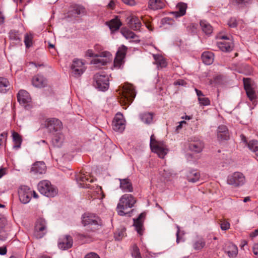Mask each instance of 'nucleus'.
<instances>
[{
	"mask_svg": "<svg viewBox=\"0 0 258 258\" xmlns=\"http://www.w3.org/2000/svg\"><path fill=\"white\" fill-rule=\"evenodd\" d=\"M117 90L119 102L122 106L128 105L132 103L136 97V93L134 86L128 83H125Z\"/></svg>",
	"mask_w": 258,
	"mask_h": 258,
	"instance_id": "1",
	"label": "nucleus"
},
{
	"mask_svg": "<svg viewBox=\"0 0 258 258\" xmlns=\"http://www.w3.org/2000/svg\"><path fill=\"white\" fill-rule=\"evenodd\" d=\"M137 201L136 198L131 194H124L120 198L119 203L116 207V211L118 214L121 216H124L127 214L126 211L128 208H132L134 206Z\"/></svg>",
	"mask_w": 258,
	"mask_h": 258,
	"instance_id": "2",
	"label": "nucleus"
},
{
	"mask_svg": "<svg viewBox=\"0 0 258 258\" xmlns=\"http://www.w3.org/2000/svg\"><path fill=\"white\" fill-rule=\"evenodd\" d=\"M86 55L89 57L94 56V58L91 61V63L96 64L98 67L106 65L107 63L110 60V53L108 51H104L94 55L92 50L88 49Z\"/></svg>",
	"mask_w": 258,
	"mask_h": 258,
	"instance_id": "3",
	"label": "nucleus"
},
{
	"mask_svg": "<svg viewBox=\"0 0 258 258\" xmlns=\"http://www.w3.org/2000/svg\"><path fill=\"white\" fill-rule=\"evenodd\" d=\"M82 222L84 226H88L92 231L98 229L102 225L100 218L91 213L84 214L82 216Z\"/></svg>",
	"mask_w": 258,
	"mask_h": 258,
	"instance_id": "4",
	"label": "nucleus"
},
{
	"mask_svg": "<svg viewBox=\"0 0 258 258\" xmlns=\"http://www.w3.org/2000/svg\"><path fill=\"white\" fill-rule=\"evenodd\" d=\"M39 192L47 197H53L57 194V189L48 180H42L38 184Z\"/></svg>",
	"mask_w": 258,
	"mask_h": 258,
	"instance_id": "5",
	"label": "nucleus"
},
{
	"mask_svg": "<svg viewBox=\"0 0 258 258\" xmlns=\"http://www.w3.org/2000/svg\"><path fill=\"white\" fill-rule=\"evenodd\" d=\"M150 147L152 151L156 153L160 158H163L167 154V149L164 143L156 141L154 135L150 137Z\"/></svg>",
	"mask_w": 258,
	"mask_h": 258,
	"instance_id": "6",
	"label": "nucleus"
},
{
	"mask_svg": "<svg viewBox=\"0 0 258 258\" xmlns=\"http://www.w3.org/2000/svg\"><path fill=\"white\" fill-rule=\"evenodd\" d=\"M94 86L101 91H106L109 85L108 76L104 74L97 73L94 77Z\"/></svg>",
	"mask_w": 258,
	"mask_h": 258,
	"instance_id": "7",
	"label": "nucleus"
},
{
	"mask_svg": "<svg viewBox=\"0 0 258 258\" xmlns=\"http://www.w3.org/2000/svg\"><path fill=\"white\" fill-rule=\"evenodd\" d=\"M47 232V223L43 218H39L36 222L33 236L36 239H40L44 237Z\"/></svg>",
	"mask_w": 258,
	"mask_h": 258,
	"instance_id": "8",
	"label": "nucleus"
},
{
	"mask_svg": "<svg viewBox=\"0 0 258 258\" xmlns=\"http://www.w3.org/2000/svg\"><path fill=\"white\" fill-rule=\"evenodd\" d=\"M76 180L79 186L83 188H90V184L87 182H93L94 178L91 177L89 173L81 170L76 175Z\"/></svg>",
	"mask_w": 258,
	"mask_h": 258,
	"instance_id": "9",
	"label": "nucleus"
},
{
	"mask_svg": "<svg viewBox=\"0 0 258 258\" xmlns=\"http://www.w3.org/2000/svg\"><path fill=\"white\" fill-rule=\"evenodd\" d=\"M245 182L244 175L239 172H235L228 176L227 183L234 187H239L243 185Z\"/></svg>",
	"mask_w": 258,
	"mask_h": 258,
	"instance_id": "10",
	"label": "nucleus"
},
{
	"mask_svg": "<svg viewBox=\"0 0 258 258\" xmlns=\"http://www.w3.org/2000/svg\"><path fill=\"white\" fill-rule=\"evenodd\" d=\"M17 100L19 103L26 109L29 110L32 107L31 98L28 92L21 90L17 94Z\"/></svg>",
	"mask_w": 258,
	"mask_h": 258,
	"instance_id": "11",
	"label": "nucleus"
},
{
	"mask_svg": "<svg viewBox=\"0 0 258 258\" xmlns=\"http://www.w3.org/2000/svg\"><path fill=\"white\" fill-rule=\"evenodd\" d=\"M85 70L84 63L82 60L75 59L71 66V74L73 76L78 78L82 75Z\"/></svg>",
	"mask_w": 258,
	"mask_h": 258,
	"instance_id": "12",
	"label": "nucleus"
},
{
	"mask_svg": "<svg viewBox=\"0 0 258 258\" xmlns=\"http://www.w3.org/2000/svg\"><path fill=\"white\" fill-rule=\"evenodd\" d=\"M19 200L23 204L28 203L32 197V191L27 186H21L18 190Z\"/></svg>",
	"mask_w": 258,
	"mask_h": 258,
	"instance_id": "13",
	"label": "nucleus"
},
{
	"mask_svg": "<svg viewBox=\"0 0 258 258\" xmlns=\"http://www.w3.org/2000/svg\"><path fill=\"white\" fill-rule=\"evenodd\" d=\"M44 125L49 132L54 133L59 131L61 128L62 124L59 120L53 118L46 119Z\"/></svg>",
	"mask_w": 258,
	"mask_h": 258,
	"instance_id": "14",
	"label": "nucleus"
},
{
	"mask_svg": "<svg viewBox=\"0 0 258 258\" xmlns=\"http://www.w3.org/2000/svg\"><path fill=\"white\" fill-rule=\"evenodd\" d=\"M87 11L84 6L80 4H73L70 6L68 15V17H73L77 15H85Z\"/></svg>",
	"mask_w": 258,
	"mask_h": 258,
	"instance_id": "15",
	"label": "nucleus"
},
{
	"mask_svg": "<svg viewBox=\"0 0 258 258\" xmlns=\"http://www.w3.org/2000/svg\"><path fill=\"white\" fill-rule=\"evenodd\" d=\"M124 119L120 113L116 114L112 121V128L114 131L121 132L125 128Z\"/></svg>",
	"mask_w": 258,
	"mask_h": 258,
	"instance_id": "16",
	"label": "nucleus"
},
{
	"mask_svg": "<svg viewBox=\"0 0 258 258\" xmlns=\"http://www.w3.org/2000/svg\"><path fill=\"white\" fill-rule=\"evenodd\" d=\"M232 37V36L229 37L226 35H218L217 39L222 40L221 41L217 42V45L219 48H233L234 43Z\"/></svg>",
	"mask_w": 258,
	"mask_h": 258,
	"instance_id": "17",
	"label": "nucleus"
},
{
	"mask_svg": "<svg viewBox=\"0 0 258 258\" xmlns=\"http://www.w3.org/2000/svg\"><path fill=\"white\" fill-rule=\"evenodd\" d=\"M73 240L72 237L68 235H63L59 238L58 246L60 249L66 250L72 247Z\"/></svg>",
	"mask_w": 258,
	"mask_h": 258,
	"instance_id": "18",
	"label": "nucleus"
},
{
	"mask_svg": "<svg viewBox=\"0 0 258 258\" xmlns=\"http://www.w3.org/2000/svg\"><path fill=\"white\" fill-rule=\"evenodd\" d=\"M243 80L247 97L250 101H254L257 98V96L255 91L250 85V80L248 78H243Z\"/></svg>",
	"mask_w": 258,
	"mask_h": 258,
	"instance_id": "19",
	"label": "nucleus"
},
{
	"mask_svg": "<svg viewBox=\"0 0 258 258\" xmlns=\"http://www.w3.org/2000/svg\"><path fill=\"white\" fill-rule=\"evenodd\" d=\"M46 169V167L44 162H36L33 164L30 172L34 175H38L45 173Z\"/></svg>",
	"mask_w": 258,
	"mask_h": 258,
	"instance_id": "20",
	"label": "nucleus"
},
{
	"mask_svg": "<svg viewBox=\"0 0 258 258\" xmlns=\"http://www.w3.org/2000/svg\"><path fill=\"white\" fill-rule=\"evenodd\" d=\"M127 19L128 20L127 25L130 28L135 31L140 30L142 23L137 17L131 16Z\"/></svg>",
	"mask_w": 258,
	"mask_h": 258,
	"instance_id": "21",
	"label": "nucleus"
},
{
	"mask_svg": "<svg viewBox=\"0 0 258 258\" xmlns=\"http://www.w3.org/2000/svg\"><path fill=\"white\" fill-rule=\"evenodd\" d=\"M176 8L178 11L171 12V13L173 14L175 18L181 17L186 14L187 8V4L183 2H179L176 5Z\"/></svg>",
	"mask_w": 258,
	"mask_h": 258,
	"instance_id": "22",
	"label": "nucleus"
},
{
	"mask_svg": "<svg viewBox=\"0 0 258 258\" xmlns=\"http://www.w3.org/2000/svg\"><path fill=\"white\" fill-rule=\"evenodd\" d=\"M106 25L108 26L111 33H113L119 29L122 25V23L118 17H116L115 18L106 22Z\"/></svg>",
	"mask_w": 258,
	"mask_h": 258,
	"instance_id": "23",
	"label": "nucleus"
},
{
	"mask_svg": "<svg viewBox=\"0 0 258 258\" xmlns=\"http://www.w3.org/2000/svg\"><path fill=\"white\" fill-rule=\"evenodd\" d=\"M217 138L220 141L228 140L229 135L227 127L224 125H221L217 129Z\"/></svg>",
	"mask_w": 258,
	"mask_h": 258,
	"instance_id": "24",
	"label": "nucleus"
},
{
	"mask_svg": "<svg viewBox=\"0 0 258 258\" xmlns=\"http://www.w3.org/2000/svg\"><path fill=\"white\" fill-rule=\"evenodd\" d=\"M241 140L247 145L249 149L253 153H255V156L258 157V141L256 140H251L249 143H247L246 137L241 135L240 136Z\"/></svg>",
	"mask_w": 258,
	"mask_h": 258,
	"instance_id": "25",
	"label": "nucleus"
},
{
	"mask_svg": "<svg viewBox=\"0 0 258 258\" xmlns=\"http://www.w3.org/2000/svg\"><path fill=\"white\" fill-rule=\"evenodd\" d=\"M21 36V34L18 30H11L9 33L10 40L13 41V43L19 45H22Z\"/></svg>",
	"mask_w": 258,
	"mask_h": 258,
	"instance_id": "26",
	"label": "nucleus"
},
{
	"mask_svg": "<svg viewBox=\"0 0 258 258\" xmlns=\"http://www.w3.org/2000/svg\"><path fill=\"white\" fill-rule=\"evenodd\" d=\"M120 49L117 52L116 56L114 60V67L116 69L120 68L121 66L124 63V58L125 55V52L121 51ZM123 50L124 49H123Z\"/></svg>",
	"mask_w": 258,
	"mask_h": 258,
	"instance_id": "27",
	"label": "nucleus"
},
{
	"mask_svg": "<svg viewBox=\"0 0 258 258\" xmlns=\"http://www.w3.org/2000/svg\"><path fill=\"white\" fill-rule=\"evenodd\" d=\"M120 182V188L124 192H132L133 187L132 183L128 178L118 179Z\"/></svg>",
	"mask_w": 258,
	"mask_h": 258,
	"instance_id": "28",
	"label": "nucleus"
},
{
	"mask_svg": "<svg viewBox=\"0 0 258 258\" xmlns=\"http://www.w3.org/2000/svg\"><path fill=\"white\" fill-rule=\"evenodd\" d=\"M204 147L203 143L200 140L191 141L189 144V149L191 151L199 153L201 152Z\"/></svg>",
	"mask_w": 258,
	"mask_h": 258,
	"instance_id": "29",
	"label": "nucleus"
},
{
	"mask_svg": "<svg viewBox=\"0 0 258 258\" xmlns=\"http://www.w3.org/2000/svg\"><path fill=\"white\" fill-rule=\"evenodd\" d=\"M164 7V3L161 0H149L148 2V8L153 10L162 9Z\"/></svg>",
	"mask_w": 258,
	"mask_h": 258,
	"instance_id": "30",
	"label": "nucleus"
},
{
	"mask_svg": "<svg viewBox=\"0 0 258 258\" xmlns=\"http://www.w3.org/2000/svg\"><path fill=\"white\" fill-rule=\"evenodd\" d=\"M32 84L36 87H43L46 84V79L42 76H35L32 81Z\"/></svg>",
	"mask_w": 258,
	"mask_h": 258,
	"instance_id": "31",
	"label": "nucleus"
},
{
	"mask_svg": "<svg viewBox=\"0 0 258 258\" xmlns=\"http://www.w3.org/2000/svg\"><path fill=\"white\" fill-rule=\"evenodd\" d=\"M155 59V63L157 65L158 68H163L167 66V62L165 58L160 54H153Z\"/></svg>",
	"mask_w": 258,
	"mask_h": 258,
	"instance_id": "32",
	"label": "nucleus"
},
{
	"mask_svg": "<svg viewBox=\"0 0 258 258\" xmlns=\"http://www.w3.org/2000/svg\"><path fill=\"white\" fill-rule=\"evenodd\" d=\"M225 252L230 257H235L238 253V248L235 244L229 243L228 244L227 247L225 249Z\"/></svg>",
	"mask_w": 258,
	"mask_h": 258,
	"instance_id": "33",
	"label": "nucleus"
},
{
	"mask_svg": "<svg viewBox=\"0 0 258 258\" xmlns=\"http://www.w3.org/2000/svg\"><path fill=\"white\" fill-rule=\"evenodd\" d=\"M203 32L207 35H211L213 32V27L206 21L201 20L200 22Z\"/></svg>",
	"mask_w": 258,
	"mask_h": 258,
	"instance_id": "34",
	"label": "nucleus"
},
{
	"mask_svg": "<svg viewBox=\"0 0 258 258\" xmlns=\"http://www.w3.org/2000/svg\"><path fill=\"white\" fill-rule=\"evenodd\" d=\"M64 140L63 135L60 133H56L52 139V144L55 147H60L62 145Z\"/></svg>",
	"mask_w": 258,
	"mask_h": 258,
	"instance_id": "35",
	"label": "nucleus"
},
{
	"mask_svg": "<svg viewBox=\"0 0 258 258\" xmlns=\"http://www.w3.org/2000/svg\"><path fill=\"white\" fill-rule=\"evenodd\" d=\"M202 59L204 63L211 64L214 60V54L211 51H205L202 55Z\"/></svg>",
	"mask_w": 258,
	"mask_h": 258,
	"instance_id": "36",
	"label": "nucleus"
},
{
	"mask_svg": "<svg viewBox=\"0 0 258 258\" xmlns=\"http://www.w3.org/2000/svg\"><path fill=\"white\" fill-rule=\"evenodd\" d=\"M145 217V215L143 213L141 214L139 217L134 220V225L135 226L137 232L140 234H142V227H143V221L142 219Z\"/></svg>",
	"mask_w": 258,
	"mask_h": 258,
	"instance_id": "37",
	"label": "nucleus"
},
{
	"mask_svg": "<svg viewBox=\"0 0 258 258\" xmlns=\"http://www.w3.org/2000/svg\"><path fill=\"white\" fill-rule=\"evenodd\" d=\"M11 85L7 78L0 77V92L5 93L10 89Z\"/></svg>",
	"mask_w": 258,
	"mask_h": 258,
	"instance_id": "38",
	"label": "nucleus"
},
{
	"mask_svg": "<svg viewBox=\"0 0 258 258\" xmlns=\"http://www.w3.org/2000/svg\"><path fill=\"white\" fill-rule=\"evenodd\" d=\"M200 177V174L197 170H192L189 171L187 175V179L188 181L193 183L199 181Z\"/></svg>",
	"mask_w": 258,
	"mask_h": 258,
	"instance_id": "39",
	"label": "nucleus"
},
{
	"mask_svg": "<svg viewBox=\"0 0 258 258\" xmlns=\"http://www.w3.org/2000/svg\"><path fill=\"white\" fill-rule=\"evenodd\" d=\"M33 38V34L31 33H27L25 35L24 42L26 48H29L33 46L34 43Z\"/></svg>",
	"mask_w": 258,
	"mask_h": 258,
	"instance_id": "40",
	"label": "nucleus"
},
{
	"mask_svg": "<svg viewBox=\"0 0 258 258\" xmlns=\"http://www.w3.org/2000/svg\"><path fill=\"white\" fill-rule=\"evenodd\" d=\"M252 0H231L232 5L237 6L240 8H244L252 3Z\"/></svg>",
	"mask_w": 258,
	"mask_h": 258,
	"instance_id": "41",
	"label": "nucleus"
},
{
	"mask_svg": "<svg viewBox=\"0 0 258 258\" xmlns=\"http://www.w3.org/2000/svg\"><path fill=\"white\" fill-rule=\"evenodd\" d=\"M142 121L147 124L151 123L153 121V114L151 113H144L140 115Z\"/></svg>",
	"mask_w": 258,
	"mask_h": 258,
	"instance_id": "42",
	"label": "nucleus"
},
{
	"mask_svg": "<svg viewBox=\"0 0 258 258\" xmlns=\"http://www.w3.org/2000/svg\"><path fill=\"white\" fill-rule=\"evenodd\" d=\"M206 244L205 241L203 238H200L196 240L193 243V247L195 250L202 249Z\"/></svg>",
	"mask_w": 258,
	"mask_h": 258,
	"instance_id": "43",
	"label": "nucleus"
},
{
	"mask_svg": "<svg viewBox=\"0 0 258 258\" xmlns=\"http://www.w3.org/2000/svg\"><path fill=\"white\" fill-rule=\"evenodd\" d=\"M120 32L122 35L126 38H135L137 35L135 33L130 31L126 28H122L120 30Z\"/></svg>",
	"mask_w": 258,
	"mask_h": 258,
	"instance_id": "44",
	"label": "nucleus"
},
{
	"mask_svg": "<svg viewBox=\"0 0 258 258\" xmlns=\"http://www.w3.org/2000/svg\"><path fill=\"white\" fill-rule=\"evenodd\" d=\"M13 140L15 142V145L14 146V148L18 149L20 148L21 143H22V139L19 134L16 132H14L13 134Z\"/></svg>",
	"mask_w": 258,
	"mask_h": 258,
	"instance_id": "45",
	"label": "nucleus"
},
{
	"mask_svg": "<svg viewBox=\"0 0 258 258\" xmlns=\"http://www.w3.org/2000/svg\"><path fill=\"white\" fill-rule=\"evenodd\" d=\"M95 199H103L105 197V194L101 186H97L93 194Z\"/></svg>",
	"mask_w": 258,
	"mask_h": 258,
	"instance_id": "46",
	"label": "nucleus"
},
{
	"mask_svg": "<svg viewBox=\"0 0 258 258\" xmlns=\"http://www.w3.org/2000/svg\"><path fill=\"white\" fill-rule=\"evenodd\" d=\"M132 255L134 258H142L140 252L139 248L137 245H134L133 246Z\"/></svg>",
	"mask_w": 258,
	"mask_h": 258,
	"instance_id": "47",
	"label": "nucleus"
},
{
	"mask_svg": "<svg viewBox=\"0 0 258 258\" xmlns=\"http://www.w3.org/2000/svg\"><path fill=\"white\" fill-rule=\"evenodd\" d=\"M227 25L230 28H236L238 25L237 19L235 17H231L227 23Z\"/></svg>",
	"mask_w": 258,
	"mask_h": 258,
	"instance_id": "48",
	"label": "nucleus"
},
{
	"mask_svg": "<svg viewBox=\"0 0 258 258\" xmlns=\"http://www.w3.org/2000/svg\"><path fill=\"white\" fill-rule=\"evenodd\" d=\"M5 224L4 220L0 218V240H3L5 238V232L4 230Z\"/></svg>",
	"mask_w": 258,
	"mask_h": 258,
	"instance_id": "49",
	"label": "nucleus"
},
{
	"mask_svg": "<svg viewBox=\"0 0 258 258\" xmlns=\"http://www.w3.org/2000/svg\"><path fill=\"white\" fill-rule=\"evenodd\" d=\"M174 22L173 19L169 17H165L161 19V24L163 25L165 24L172 25Z\"/></svg>",
	"mask_w": 258,
	"mask_h": 258,
	"instance_id": "50",
	"label": "nucleus"
},
{
	"mask_svg": "<svg viewBox=\"0 0 258 258\" xmlns=\"http://www.w3.org/2000/svg\"><path fill=\"white\" fill-rule=\"evenodd\" d=\"M220 227L222 230H226L229 228L230 224L227 221L225 220H220Z\"/></svg>",
	"mask_w": 258,
	"mask_h": 258,
	"instance_id": "51",
	"label": "nucleus"
},
{
	"mask_svg": "<svg viewBox=\"0 0 258 258\" xmlns=\"http://www.w3.org/2000/svg\"><path fill=\"white\" fill-rule=\"evenodd\" d=\"M198 100L200 103L203 105H208L210 103L209 99L207 97H205L204 96L202 97L201 98H199Z\"/></svg>",
	"mask_w": 258,
	"mask_h": 258,
	"instance_id": "52",
	"label": "nucleus"
},
{
	"mask_svg": "<svg viewBox=\"0 0 258 258\" xmlns=\"http://www.w3.org/2000/svg\"><path fill=\"white\" fill-rule=\"evenodd\" d=\"M125 231L122 229L119 231L118 233H115V238L117 240H120L122 238L125 236Z\"/></svg>",
	"mask_w": 258,
	"mask_h": 258,
	"instance_id": "53",
	"label": "nucleus"
},
{
	"mask_svg": "<svg viewBox=\"0 0 258 258\" xmlns=\"http://www.w3.org/2000/svg\"><path fill=\"white\" fill-rule=\"evenodd\" d=\"M116 3V0H110L109 3L106 6L107 9L110 10H114L115 9Z\"/></svg>",
	"mask_w": 258,
	"mask_h": 258,
	"instance_id": "54",
	"label": "nucleus"
},
{
	"mask_svg": "<svg viewBox=\"0 0 258 258\" xmlns=\"http://www.w3.org/2000/svg\"><path fill=\"white\" fill-rule=\"evenodd\" d=\"M121 2L126 5L129 6H135L136 5L137 3L135 0H121Z\"/></svg>",
	"mask_w": 258,
	"mask_h": 258,
	"instance_id": "55",
	"label": "nucleus"
},
{
	"mask_svg": "<svg viewBox=\"0 0 258 258\" xmlns=\"http://www.w3.org/2000/svg\"><path fill=\"white\" fill-rule=\"evenodd\" d=\"M85 258H100V257L94 252H90L86 254Z\"/></svg>",
	"mask_w": 258,
	"mask_h": 258,
	"instance_id": "56",
	"label": "nucleus"
},
{
	"mask_svg": "<svg viewBox=\"0 0 258 258\" xmlns=\"http://www.w3.org/2000/svg\"><path fill=\"white\" fill-rule=\"evenodd\" d=\"M162 175L165 178H168L170 177L171 175V173L166 171L165 169H164L163 172L162 173Z\"/></svg>",
	"mask_w": 258,
	"mask_h": 258,
	"instance_id": "57",
	"label": "nucleus"
},
{
	"mask_svg": "<svg viewBox=\"0 0 258 258\" xmlns=\"http://www.w3.org/2000/svg\"><path fill=\"white\" fill-rule=\"evenodd\" d=\"M145 25L147 28L150 31H153L154 30V27L151 24L150 22H145Z\"/></svg>",
	"mask_w": 258,
	"mask_h": 258,
	"instance_id": "58",
	"label": "nucleus"
},
{
	"mask_svg": "<svg viewBox=\"0 0 258 258\" xmlns=\"http://www.w3.org/2000/svg\"><path fill=\"white\" fill-rule=\"evenodd\" d=\"M177 231L176 232V242L177 243H178L180 242L181 238L179 236V233H180L179 227L178 226H177Z\"/></svg>",
	"mask_w": 258,
	"mask_h": 258,
	"instance_id": "59",
	"label": "nucleus"
},
{
	"mask_svg": "<svg viewBox=\"0 0 258 258\" xmlns=\"http://www.w3.org/2000/svg\"><path fill=\"white\" fill-rule=\"evenodd\" d=\"M5 17L3 13L0 12V25H2L5 23Z\"/></svg>",
	"mask_w": 258,
	"mask_h": 258,
	"instance_id": "60",
	"label": "nucleus"
},
{
	"mask_svg": "<svg viewBox=\"0 0 258 258\" xmlns=\"http://www.w3.org/2000/svg\"><path fill=\"white\" fill-rule=\"evenodd\" d=\"M253 253L258 256V244H255L253 246Z\"/></svg>",
	"mask_w": 258,
	"mask_h": 258,
	"instance_id": "61",
	"label": "nucleus"
},
{
	"mask_svg": "<svg viewBox=\"0 0 258 258\" xmlns=\"http://www.w3.org/2000/svg\"><path fill=\"white\" fill-rule=\"evenodd\" d=\"M258 235V228L255 229L253 232L250 233L249 236L251 238L255 237Z\"/></svg>",
	"mask_w": 258,
	"mask_h": 258,
	"instance_id": "62",
	"label": "nucleus"
},
{
	"mask_svg": "<svg viewBox=\"0 0 258 258\" xmlns=\"http://www.w3.org/2000/svg\"><path fill=\"white\" fill-rule=\"evenodd\" d=\"M7 251L6 247H0V254L4 255Z\"/></svg>",
	"mask_w": 258,
	"mask_h": 258,
	"instance_id": "63",
	"label": "nucleus"
},
{
	"mask_svg": "<svg viewBox=\"0 0 258 258\" xmlns=\"http://www.w3.org/2000/svg\"><path fill=\"white\" fill-rule=\"evenodd\" d=\"M195 91L197 93V96H198V99L199 98H201L202 97L204 96V95L203 94V93H202V92L201 91L197 89H195Z\"/></svg>",
	"mask_w": 258,
	"mask_h": 258,
	"instance_id": "64",
	"label": "nucleus"
}]
</instances>
